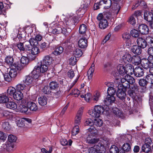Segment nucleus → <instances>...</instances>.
<instances>
[{"instance_id":"f257e3e1","label":"nucleus","mask_w":153,"mask_h":153,"mask_svg":"<svg viewBox=\"0 0 153 153\" xmlns=\"http://www.w3.org/2000/svg\"><path fill=\"white\" fill-rule=\"evenodd\" d=\"M105 105H95L93 109L88 111V113L93 117L99 118L101 114H104L105 111L107 112L109 109L108 106H106L105 108Z\"/></svg>"},{"instance_id":"f03ea898","label":"nucleus","mask_w":153,"mask_h":153,"mask_svg":"<svg viewBox=\"0 0 153 153\" xmlns=\"http://www.w3.org/2000/svg\"><path fill=\"white\" fill-rule=\"evenodd\" d=\"M48 67L47 65L43 64L40 62L37 66L35 67L33 70V74H36V78H38L41 76V73H43L47 71Z\"/></svg>"},{"instance_id":"7ed1b4c3","label":"nucleus","mask_w":153,"mask_h":153,"mask_svg":"<svg viewBox=\"0 0 153 153\" xmlns=\"http://www.w3.org/2000/svg\"><path fill=\"white\" fill-rule=\"evenodd\" d=\"M36 74H33V71L31 74L28 75L26 76L23 80V82L26 85H30L29 88H30L33 85H34L36 84V82L37 81L38 78H36Z\"/></svg>"},{"instance_id":"20e7f679","label":"nucleus","mask_w":153,"mask_h":153,"mask_svg":"<svg viewBox=\"0 0 153 153\" xmlns=\"http://www.w3.org/2000/svg\"><path fill=\"white\" fill-rule=\"evenodd\" d=\"M23 68V66L19 64V62H14L10 69L9 72L10 76L12 78L16 77L17 75V70H21Z\"/></svg>"},{"instance_id":"39448f33","label":"nucleus","mask_w":153,"mask_h":153,"mask_svg":"<svg viewBox=\"0 0 153 153\" xmlns=\"http://www.w3.org/2000/svg\"><path fill=\"white\" fill-rule=\"evenodd\" d=\"M89 37V36L87 35H84L83 37L80 38L78 41V45L81 48H86L88 46L87 39Z\"/></svg>"},{"instance_id":"423d86ee","label":"nucleus","mask_w":153,"mask_h":153,"mask_svg":"<svg viewBox=\"0 0 153 153\" xmlns=\"http://www.w3.org/2000/svg\"><path fill=\"white\" fill-rule=\"evenodd\" d=\"M27 104L26 101L24 100H22L21 101V103L18 107V110L22 113L27 112L28 110V107L26 106Z\"/></svg>"},{"instance_id":"0eeeda50","label":"nucleus","mask_w":153,"mask_h":153,"mask_svg":"<svg viewBox=\"0 0 153 153\" xmlns=\"http://www.w3.org/2000/svg\"><path fill=\"white\" fill-rule=\"evenodd\" d=\"M53 61L52 58L49 55H47L44 57L41 62L43 64L47 65L49 67L52 63Z\"/></svg>"},{"instance_id":"6e6552de","label":"nucleus","mask_w":153,"mask_h":153,"mask_svg":"<svg viewBox=\"0 0 153 153\" xmlns=\"http://www.w3.org/2000/svg\"><path fill=\"white\" fill-rule=\"evenodd\" d=\"M115 100V98L114 96L108 95L106 99L104 100V103L106 105V107H107V106H108V105L114 103Z\"/></svg>"},{"instance_id":"1a4fd4ad","label":"nucleus","mask_w":153,"mask_h":153,"mask_svg":"<svg viewBox=\"0 0 153 153\" xmlns=\"http://www.w3.org/2000/svg\"><path fill=\"white\" fill-rule=\"evenodd\" d=\"M137 45L141 48H144L147 45V42L145 40L142 38L139 37L137 41Z\"/></svg>"},{"instance_id":"9d476101","label":"nucleus","mask_w":153,"mask_h":153,"mask_svg":"<svg viewBox=\"0 0 153 153\" xmlns=\"http://www.w3.org/2000/svg\"><path fill=\"white\" fill-rule=\"evenodd\" d=\"M121 78V81L123 82H128L130 84H133L135 82V80L134 78L129 75H126L124 77H123Z\"/></svg>"},{"instance_id":"9b49d317","label":"nucleus","mask_w":153,"mask_h":153,"mask_svg":"<svg viewBox=\"0 0 153 153\" xmlns=\"http://www.w3.org/2000/svg\"><path fill=\"white\" fill-rule=\"evenodd\" d=\"M2 147L4 149H6L9 152L13 151L15 148V146L14 144L9 143H6L5 144H3Z\"/></svg>"},{"instance_id":"f8f14e48","label":"nucleus","mask_w":153,"mask_h":153,"mask_svg":"<svg viewBox=\"0 0 153 153\" xmlns=\"http://www.w3.org/2000/svg\"><path fill=\"white\" fill-rule=\"evenodd\" d=\"M138 30L141 33L143 34H146L149 32L148 27L146 25L142 24L139 25L138 27Z\"/></svg>"},{"instance_id":"ddd939ff","label":"nucleus","mask_w":153,"mask_h":153,"mask_svg":"<svg viewBox=\"0 0 153 153\" xmlns=\"http://www.w3.org/2000/svg\"><path fill=\"white\" fill-rule=\"evenodd\" d=\"M134 73L136 77H141L143 75L144 72L142 68L138 67L134 69Z\"/></svg>"},{"instance_id":"4468645a","label":"nucleus","mask_w":153,"mask_h":153,"mask_svg":"<svg viewBox=\"0 0 153 153\" xmlns=\"http://www.w3.org/2000/svg\"><path fill=\"white\" fill-rule=\"evenodd\" d=\"M125 67L122 64H120L117 67V70L121 76L123 77V76L126 74V71Z\"/></svg>"},{"instance_id":"2eb2a0df","label":"nucleus","mask_w":153,"mask_h":153,"mask_svg":"<svg viewBox=\"0 0 153 153\" xmlns=\"http://www.w3.org/2000/svg\"><path fill=\"white\" fill-rule=\"evenodd\" d=\"M100 5H103V7L105 9L109 8L111 5V0H102L99 2Z\"/></svg>"},{"instance_id":"dca6fc26","label":"nucleus","mask_w":153,"mask_h":153,"mask_svg":"<svg viewBox=\"0 0 153 153\" xmlns=\"http://www.w3.org/2000/svg\"><path fill=\"white\" fill-rule=\"evenodd\" d=\"M28 109L32 111H36L38 109V108L36 104L33 102H28L27 103Z\"/></svg>"},{"instance_id":"f3484780","label":"nucleus","mask_w":153,"mask_h":153,"mask_svg":"<svg viewBox=\"0 0 153 153\" xmlns=\"http://www.w3.org/2000/svg\"><path fill=\"white\" fill-rule=\"evenodd\" d=\"M101 147L98 145H95L91 147L88 150V153H100L101 152Z\"/></svg>"},{"instance_id":"a211bd4d","label":"nucleus","mask_w":153,"mask_h":153,"mask_svg":"<svg viewBox=\"0 0 153 153\" xmlns=\"http://www.w3.org/2000/svg\"><path fill=\"white\" fill-rule=\"evenodd\" d=\"M132 56L129 53H126L122 57V59L124 63L128 64L131 62Z\"/></svg>"},{"instance_id":"6ab92c4d","label":"nucleus","mask_w":153,"mask_h":153,"mask_svg":"<svg viewBox=\"0 0 153 153\" xmlns=\"http://www.w3.org/2000/svg\"><path fill=\"white\" fill-rule=\"evenodd\" d=\"M144 19L149 22L153 19V14L152 12L146 11L144 13Z\"/></svg>"},{"instance_id":"aec40b11","label":"nucleus","mask_w":153,"mask_h":153,"mask_svg":"<svg viewBox=\"0 0 153 153\" xmlns=\"http://www.w3.org/2000/svg\"><path fill=\"white\" fill-rule=\"evenodd\" d=\"M23 94L22 92L16 91V92L13 95L14 99L17 101L22 100L23 98Z\"/></svg>"},{"instance_id":"412c9836","label":"nucleus","mask_w":153,"mask_h":153,"mask_svg":"<svg viewBox=\"0 0 153 153\" xmlns=\"http://www.w3.org/2000/svg\"><path fill=\"white\" fill-rule=\"evenodd\" d=\"M5 105L7 108L12 110L16 109L17 107L16 103L13 101H8L6 103Z\"/></svg>"},{"instance_id":"4be33fe9","label":"nucleus","mask_w":153,"mask_h":153,"mask_svg":"<svg viewBox=\"0 0 153 153\" xmlns=\"http://www.w3.org/2000/svg\"><path fill=\"white\" fill-rule=\"evenodd\" d=\"M141 48L138 45H134L131 48V51L133 53L137 54H140L142 52Z\"/></svg>"},{"instance_id":"5701e85b","label":"nucleus","mask_w":153,"mask_h":153,"mask_svg":"<svg viewBox=\"0 0 153 153\" xmlns=\"http://www.w3.org/2000/svg\"><path fill=\"white\" fill-rule=\"evenodd\" d=\"M30 89L29 88L25 87V85L22 84H18L16 86V91H27L29 90Z\"/></svg>"},{"instance_id":"b1692460","label":"nucleus","mask_w":153,"mask_h":153,"mask_svg":"<svg viewBox=\"0 0 153 153\" xmlns=\"http://www.w3.org/2000/svg\"><path fill=\"white\" fill-rule=\"evenodd\" d=\"M38 101L40 105L44 106L47 104L48 99L45 97L42 96L38 98Z\"/></svg>"},{"instance_id":"393cba45","label":"nucleus","mask_w":153,"mask_h":153,"mask_svg":"<svg viewBox=\"0 0 153 153\" xmlns=\"http://www.w3.org/2000/svg\"><path fill=\"white\" fill-rule=\"evenodd\" d=\"M117 97L121 99H123L125 97L126 94L125 92L122 89L118 88L117 92Z\"/></svg>"},{"instance_id":"a878e982","label":"nucleus","mask_w":153,"mask_h":153,"mask_svg":"<svg viewBox=\"0 0 153 153\" xmlns=\"http://www.w3.org/2000/svg\"><path fill=\"white\" fill-rule=\"evenodd\" d=\"M126 71V74H132L134 73V69L131 64H128L125 67Z\"/></svg>"},{"instance_id":"bb28decb","label":"nucleus","mask_w":153,"mask_h":153,"mask_svg":"<svg viewBox=\"0 0 153 153\" xmlns=\"http://www.w3.org/2000/svg\"><path fill=\"white\" fill-rule=\"evenodd\" d=\"M132 63L135 65H138L141 63V59L138 56H133L132 58Z\"/></svg>"},{"instance_id":"cd10ccee","label":"nucleus","mask_w":153,"mask_h":153,"mask_svg":"<svg viewBox=\"0 0 153 153\" xmlns=\"http://www.w3.org/2000/svg\"><path fill=\"white\" fill-rule=\"evenodd\" d=\"M108 22L105 19H103L100 22L99 24V27L102 29H104L108 26Z\"/></svg>"},{"instance_id":"c85d7f7f","label":"nucleus","mask_w":153,"mask_h":153,"mask_svg":"<svg viewBox=\"0 0 153 153\" xmlns=\"http://www.w3.org/2000/svg\"><path fill=\"white\" fill-rule=\"evenodd\" d=\"M94 70V64L93 63L88 71V76L89 79H91L92 77Z\"/></svg>"},{"instance_id":"c756f323","label":"nucleus","mask_w":153,"mask_h":153,"mask_svg":"<svg viewBox=\"0 0 153 153\" xmlns=\"http://www.w3.org/2000/svg\"><path fill=\"white\" fill-rule=\"evenodd\" d=\"M50 89L53 90H57L59 89V84L56 82L52 81L49 84Z\"/></svg>"},{"instance_id":"7c9ffc66","label":"nucleus","mask_w":153,"mask_h":153,"mask_svg":"<svg viewBox=\"0 0 153 153\" xmlns=\"http://www.w3.org/2000/svg\"><path fill=\"white\" fill-rule=\"evenodd\" d=\"M19 62V64H20V65H22L23 68L25 65L28 64L29 62V59L27 57L23 56L21 59V63H19V62Z\"/></svg>"},{"instance_id":"2f4dec72","label":"nucleus","mask_w":153,"mask_h":153,"mask_svg":"<svg viewBox=\"0 0 153 153\" xmlns=\"http://www.w3.org/2000/svg\"><path fill=\"white\" fill-rule=\"evenodd\" d=\"M14 59L13 57L10 56H7L5 59V62L9 65L13 66Z\"/></svg>"},{"instance_id":"473e14b6","label":"nucleus","mask_w":153,"mask_h":153,"mask_svg":"<svg viewBox=\"0 0 153 153\" xmlns=\"http://www.w3.org/2000/svg\"><path fill=\"white\" fill-rule=\"evenodd\" d=\"M92 135H89L87 137V141L89 143L94 144L98 142L99 139L98 138H92L91 136Z\"/></svg>"},{"instance_id":"72a5a7b5","label":"nucleus","mask_w":153,"mask_h":153,"mask_svg":"<svg viewBox=\"0 0 153 153\" xmlns=\"http://www.w3.org/2000/svg\"><path fill=\"white\" fill-rule=\"evenodd\" d=\"M49 30L51 31L52 33L54 34L60 33L62 32V28L60 27H58L56 28L53 29L51 28H50Z\"/></svg>"},{"instance_id":"f704fd0d","label":"nucleus","mask_w":153,"mask_h":153,"mask_svg":"<svg viewBox=\"0 0 153 153\" xmlns=\"http://www.w3.org/2000/svg\"><path fill=\"white\" fill-rule=\"evenodd\" d=\"M9 99L8 97L4 94L0 95V103H4L8 101Z\"/></svg>"},{"instance_id":"c9c22d12","label":"nucleus","mask_w":153,"mask_h":153,"mask_svg":"<svg viewBox=\"0 0 153 153\" xmlns=\"http://www.w3.org/2000/svg\"><path fill=\"white\" fill-rule=\"evenodd\" d=\"M16 91V89L12 87H9L7 90V93L9 96H13Z\"/></svg>"},{"instance_id":"e433bc0d","label":"nucleus","mask_w":153,"mask_h":153,"mask_svg":"<svg viewBox=\"0 0 153 153\" xmlns=\"http://www.w3.org/2000/svg\"><path fill=\"white\" fill-rule=\"evenodd\" d=\"M30 51L31 54L33 55H37L40 52L39 48L36 46H33Z\"/></svg>"},{"instance_id":"4c0bfd02","label":"nucleus","mask_w":153,"mask_h":153,"mask_svg":"<svg viewBox=\"0 0 153 153\" xmlns=\"http://www.w3.org/2000/svg\"><path fill=\"white\" fill-rule=\"evenodd\" d=\"M142 151L144 152L148 153L151 150V147L149 145L144 143L142 147Z\"/></svg>"},{"instance_id":"58836bf2","label":"nucleus","mask_w":153,"mask_h":153,"mask_svg":"<svg viewBox=\"0 0 153 153\" xmlns=\"http://www.w3.org/2000/svg\"><path fill=\"white\" fill-rule=\"evenodd\" d=\"M112 111L113 113L117 117H120L122 115L121 111L116 107L112 108Z\"/></svg>"},{"instance_id":"ea45409f","label":"nucleus","mask_w":153,"mask_h":153,"mask_svg":"<svg viewBox=\"0 0 153 153\" xmlns=\"http://www.w3.org/2000/svg\"><path fill=\"white\" fill-rule=\"evenodd\" d=\"M137 87L136 85L134 84L132 87V89H130L128 91V93L130 96L133 97L134 95L135 91H137Z\"/></svg>"},{"instance_id":"a19ab883","label":"nucleus","mask_w":153,"mask_h":153,"mask_svg":"<svg viewBox=\"0 0 153 153\" xmlns=\"http://www.w3.org/2000/svg\"><path fill=\"white\" fill-rule=\"evenodd\" d=\"M122 149L125 151L126 152H130L131 151V146L128 143H125L123 145Z\"/></svg>"},{"instance_id":"79ce46f5","label":"nucleus","mask_w":153,"mask_h":153,"mask_svg":"<svg viewBox=\"0 0 153 153\" xmlns=\"http://www.w3.org/2000/svg\"><path fill=\"white\" fill-rule=\"evenodd\" d=\"M8 140L10 143H12L16 142L17 140V137L14 135L12 134L9 135L8 137Z\"/></svg>"},{"instance_id":"37998d69","label":"nucleus","mask_w":153,"mask_h":153,"mask_svg":"<svg viewBox=\"0 0 153 153\" xmlns=\"http://www.w3.org/2000/svg\"><path fill=\"white\" fill-rule=\"evenodd\" d=\"M146 78L147 80L148 83L151 84V86L153 87V74H148L146 76Z\"/></svg>"},{"instance_id":"c03bdc74","label":"nucleus","mask_w":153,"mask_h":153,"mask_svg":"<svg viewBox=\"0 0 153 153\" xmlns=\"http://www.w3.org/2000/svg\"><path fill=\"white\" fill-rule=\"evenodd\" d=\"M94 124L97 126L100 127L102 125L103 121L101 119L97 118L94 120Z\"/></svg>"},{"instance_id":"a18cd8bd","label":"nucleus","mask_w":153,"mask_h":153,"mask_svg":"<svg viewBox=\"0 0 153 153\" xmlns=\"http://www.w3.org/2000/svg\"><path fill=\"white\" fill-rule=\"evenodd\" d=\"M79 131V126L77 125L75 126L73 128L71 131L72 136H76L78 133Z\"/></svg>"},{"instance_id":"49530a36","label":"nucleus","mask_w":153,"mask_h":153,"mask_svg":"<svg viewBox=\"0 0 153 153\" xmlns=\"http://www.w3.org/2000/svg\"><path fill=\"white\" fill-rule=\"evenodd\" d=\"M63 48L62 47H59L56 48L53 52L55 55H58L61 53L63 51Z\"/></svg>"},{"instance_id":"de8ad7c7","label":"nucleus","mask_w":153,"mask_h":153,"mask_svg":"<svg viewBox=\"0 0 153 153\" xmlns=\"http://www.w3.org/2000/svg\"><path fill=\"white\" fill-rule=\"evenodd\" d=\"M148 83L147 80L146 78L145 79H140L139 81V83L140 86L144 87H146Z\"/></svg>"},{"instance_id":"09e8293b","label":"nucleus","mask_w":153,"mask_h":153,"mask_svg":"<svg viewBox=\"0 0 153 153\" xmlns=\"http://www.w3.org/2000/svg\"><path fill=\"white\" fill-rule=\"evenodd\" d=\"M53 97L56 98H57L60 96L62 94V91L60 90V88L57 90H55L53 91Z\"/></svg>"},{"instance_id":"8fccbe9b","label":"nucleus","mask_w":153,"mask_h":153,"mask_svg":"<svg viewBox=\"0 0 153 153\" xmlns=\"http://www.w3.org/2000/svg\"><path fill=\"white\" fill-rule=\"evenodd\" d=\"M74 54L76 57H79L82 54V51L79 49H76L74 52Z\"/></svg>"},{"instance_id":"3c124183","label":"nucleus","mask_w":153,"mask_h":153,"mask_svg":"<svg viewBox=\"0 0 153 153\" xmlns=\"http://www.w3.org/2000/svg\"><path fill=\"white\" fill-rule=\"evenodd\" d=\"M116 92V90H115L113 87H110V88H108L107 90L108 95L114 96Z\"/></svg>"},{"instance_id":"603ef678","label":"nucleus","mask_w":153,"mask_h":153,"mask_svg":"<svg viewBox=\"0 0 153 153\" xmlns=\"http://www.w3.org/2000/svg\"><path fill=\"white\" fill-rule=\"evenodd\" d=\"M87 30L86 26L84 24L81 25L79 28V33L81 34H84Z\"/></svg>"},{"instance_id":"864d4df0","label":"nucleus","mask_w":153,"mask_h":153,"mask_svg":"<svg viewBox=\"0 0 153 153\" xmlns=\"http://www.w3.org/2000/svg\"><path fill=\"white\" fill-rule=\"evenodd\" d=\"M141 65L143 68L146 69L149 68L151 66L149 62L147 61V59L144 62H143V63H142Z\"/></svg>"},{"instance_id":"5fc2aeb1","label":"nucleus","mask_w":153,"mask_h":153,"mask_svg":"<svg viewBox=\"0 0 153 153\" xmlns=\"http://www.w3.org/2000/svg\"><path fill=\"white\" fill-rule=\"evenodd\" d=\"M119 149L116 146L112 145L110 148V152L111 153H117Z\"/></svg>"},{"instance_id":"6e6d98bb","label":"nucleus","mask_w":153,"mask_h":153,"mask_svg":"<svg viewBox=\"0 0 153 153\" xmlns=\"http://www.w3.org/2000/svg\"><path fill=\"white\" fill-rule=\"evenodd\" d=\"M32 48V45L29 42H27L25 43L24 46L25 51H27L30 50Z\"/></svg>"},{"instance_id":"4d7b16f0","label":"nucleus","mask_w":153,"mask_h":153,"mask_svg":"<svg viewBox=\"0 0 153 153\" xmlns=\"http://www.w3.org/2000/svg\"><path fill=\"white\" fill-rule=\"evenodd\" d=\"M100 97V94L99 92H97L92 97V100L97 102L99 100Z\"/></svg>"},{"instance_id":"13d9d810","label":"nucleus","mask_w":153,"mask_h":153,"mask_svg":"<svg viewBox=\"0 0 153 153\" xmlns=\"http://www.w3.org/2000/svg\"><path fill=\"white\" fill-rule=\"evenodd\" d=\"M76 62V57L75 56H73L70 58L69 60V63L71 65H75Z\"/></svg>"},{"instance_id":"bf43d9fd","label":"nucleus","mask_w":153,"mask_h":153,"mask_svg":"<svg viewBox=\"0 0 153 153\" xmlns=\"http://www.w3.org/2000/svg\"><path fill=\"white\" fill-rule=\"evenodd\" d=\"M131 35L134 37H137L139 35V33L138 31L136 30L133 29L131 31Z\"/></svg>"},{"instance_id":"052dcab7","label":"nucleus","mask_w":153,"mask_h":153,"mask_svg":"<svg viewBox=\"0 0 153 153\" xmlns=\"http://www.w3.org/2000/svg\"><path fill=\"white\" fill-rule=\"evenodd\" d=\"M100 141L102 142V143H101L100 145V146L102 147L103 149H105L104 148V145H106L108 144V140L107 138H101Z\"/></svg>"},{"instance_id":"680f3d73","label":"nucleus","mask_w":153,"mask_h":153,"mask_svg":"<svg viewBox=\"0 0 153 153\" xmlns=\"http://www.w3.org/2000/svg\"><path fill=\"white\" fill-rule=\"evenodd\" d=\"M2 126L3 128L6 130H8L10 128V126L8 122H3Z\"/></svg>"},{"instance_id":"e2e57ef3","label":"nucleus","mask_w":153,"mask_h":153,"mask_svg":"<svg viewBox=\"0 0 153 153\" xmlns=\"http://www.w3.org/2000/svg\"><path fill=\"white\" fill-rule=\"evenodd\" d=\"M38 41L35 39V38H32L29 40V42L33 46H36L38 45Z\"/></svg>"},{"instance_id":"0e129e2a","label":"nucleus","mask_w":153,"mask_h":153,"mask_svg":"<svg viewBox=\"0 0 153 153\" xmlns=\"http://www.w3.org/2000/svg\"><path fill=\"white\" fill-rule=\"evenodd\" d=\"M133 16L134 15H132L130 17L128 20V22L131 25H134L136 24V21Z\"/></svg>"},{"instance_id":"69168bd1","label":"nucleus","mask_w":153,"mask_h":153,"mask_svg":"<svg viewBox=\"0 0 153 153\" xmlns=\"http://www.w3.org/2000/svg\"><path fill=\"white\" fill-rule=\"evenodd\" d=\"M94 124L93 120L90 119H86L85 122V126H91Z\"/></svg>"},{"instance_id":"338daca9","label":"nucleus","mask_w":153,"mask_h":153,"mask_svg":"<svg viewBox=\"0 0 153 153\" xmlns=\"http://www.w3.org/2000/svg\"><path fill=\"white\" fill-rule=\"evenodd\" d=\"M72 19H66L65 20V22H63V24L64 27H68V26L71 25V23Z\"/></svg>"},{"instance_id":"774afa93","label":"nucleus","mask_w":153,"mask_h":153,"mask_svg":"<svg viewBox=\"0 0 153 153\" xmlns=\"http://www.w3.org/2000/svg\"><path fill=\"white\" fill-rule=\"evenodd\" d=\"M49 150H47L43 148L41 149V152L43 153H51L52 151V148L51 146H49L48 147Z\"/></svg>"}]
</instances>
